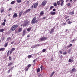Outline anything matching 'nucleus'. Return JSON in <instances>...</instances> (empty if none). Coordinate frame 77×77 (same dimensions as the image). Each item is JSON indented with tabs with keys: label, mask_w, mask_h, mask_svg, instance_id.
I'll use <instances>...</instances> for the list:
<instances>
[{
	"label": "nucleus",
	"mask_w": 77,
	"mask_h": 77,
	"mask_svg": "<svg viewBox=\"0 0 77 77\" xmlns=\"http://www.w3.org/2000/svg\"><path fill=\"white\" fill-rule=\"evenodd\" d=\"M36 18L35 17H34L32 21V24H35L37 23L38 22V20H36Z\"/></svg>",
	"instance_id": "obj_1"
},
{
	"label": "nucleus",
	"mask_w": 77,
	"mask_h": 77,
	"mask_svg": "<svg viewBox=\"0 0 77 77\" xmlns=\"http://www.w3.org/2000/svg\"><path fill=\"white\" fill-rule=\"evenodd\" d=\"M18 27V25H14L11 27V30L12 31H14L16 29H17Z\"/></svg>",
	"instance_id": "obj_2"
},
{
	"label": "nucleus",
	"mask_w": 77,
	"mask_h": 77,
	"mask_svg": "<svg viewBox=\"0 0 77 77\" xmlns=\"http://www.w3.org/2000/svg\"><path fill=\"white\" fill-rule=\"evenodd\" d=\"M47 39V37H42L40 38V39L41 41H45Z\"/></svg>",
	"instance_id": "obj_3"
},
{
	"label": "nucleus",
	"mask_w": 77,
	"mask_h": 77,
	"mask_svg": "<svg viewBox=\"0 0 77 77\" xmlns=\"http://www.w3.org/2000/svg\"><path fill=\"white\" fill-rule=\"evenodd\" d=\"M29 23H30V22L29 21H27L25 23L23 24V27H26V26H27V24H29Z\"/></svg>",
	"instance_id": "obj_4"
},
{
	"label": "nucleus",
	"mask_w": 77,
	"mask_h": 77,
	"mask_svg": "<svg viewBox=\"0 0 77 77\" xmlns=\"http://www.w3.org/2000/svg\"><path fill=\"white\" fill-rule=\"evenodd\" d=\"M47 3V1H44L42 3V6H45V5H46Z\"/></svg>",
	"instance_id": "obj_5"
},
{
	"label": "nucleus",
	"mask_w": 77,
	"mask_h": 77,
	"mask_svg": "<svg viewBox=\"0 0 77 77\" xmlns=\"http://www.w3.org/2000/svg\"><path fill=\"white\" fill-rule=\"evenodd\" d=\"M60 1L61 2L60 3V6H63L64 5L63 2H64V1L63 0H60Z\"/></svg>",
	"instance_id": "obj_6"
},
{
	"label": "nucleus",
	"mask_w": 77,
	"mask_h": 77,
	"mask_svg": "<svg viewBox=\"0 0 77 77\" xmlns=\"http://www.w3.org/2000/svg\"><path fill=\"white\" fill-rule=\"evenodd\" d=\"M30 11H31V9H29L25 11L24 12V14H26V13H27V12H29Z\"/></svg>",
	"instance_id": "obj_7"
},
{
	"label": "nucleus",
	"mask_w": 77,
	"mask_h": 77,
	"mask_svg": "<svg viewBox=\"0 0 77 77\" xmlns=\"http://www.w3.org/2000/svg\"><path fill=\"white\" fill-rule=\"evenodd\" d=\"M18 17V15H17V14L16 13H14V15L13 16V18H17Z\"/></svg>",
	"instance_id": "obj_8"
},
{
	"label": "nucleus",
	"mask_w": 77,
	"mask_h": 77,
	"mask_svg": "<svg viewBox=\"0 0 77 77\" xmlns=\"http://www.w3.org/2000/svg\"><path fill=\"white\" fill-rule=\"evenodd\" d=\"M38 3H36L35 4H33L34 7V8H37V7L38 6Z\"/></svg>",
	"instance_id": "obj_9"
},
{
	"label": "nucleus",
	"mask_w": 77,
	"mask_h": 77,
	"mask_svg": "<svg viewBox=\"0 0 77 77\" xmlns=\"http://www.w3.org/2000/svg\"><path fill=\"white\" fill-rule=\"evenodd\" d=\"M54 29H52L51 31L50 32L51 34H52L53 32H54Z\"/></svg>",
	"instance_id": "obj_10"
},
{
	"label": "nucleus",
	"mask_w": 77,
	"mask_h": 77,
	"mask_svg": "<svg viewBox=\"0 0 77 77\" xmlns=\"http://www.w3.org/2000/svg\"><path fill=\"white\" fill-rule=\"evenodd\" d=\"M22 30H23V28H19L18 29V32H21Z\"/></svg>",
	"instance_id": "obj_11"
},
{
	"label": "nucleus",
	"mask_w": 77,
	"mask_h": 77,
	"mask_svg": "<svg viewBox=\"0 0 77 77\" xmlns=\"http://www.w3.org/2000/svg\"><path fill=\"white\" fill-rule=\"evenodd\" d=\"M26 29H24L23 30V35H25V34H26Z\"/></svg>",
	"instance_id": "obj_12"
},
{
	"label": "nucleus",
	"mask_w": 77,
	"mask_h": 77,
	"mask_svg": "<svg viewBox=\"0 0 77 77\" xmlns=\"http://www.w3.org/2000/svg\"><path fill=\"white\" fill-rule=\"evenodd\" d=\"M50 14H51V15H54L56 14V12H53V11H51L50 13Z\"/></svg>",
	"instance_id": "obj_13"
},
{
	"label": "nucleus",
	"mask_w": 77,
	"mask_h": 77,
	"mask_svg": "<svg viewBox=\"0 0 77 77\" xmlns=\"http://www.w3.org/2000/svg\"><path fill=\"white\" fill-rule=\"evenodd\" d=\"M39 45H39V44H38L36 45H34V46L32 47L31 48H35V47H38V46H39Z\"/></svg>",
	"instance_id": "obj_14"
},
{
	"label": "nucleus",
	"mask_w": 77,
	"mask_h": 77,
	"mask_svg": "<svg viewBox=\"0 0 77 77\" xmlns=\"http://www.w3.org/2000/svg\"><path fill=\"white\" fill-rule=\"evenodd\" d=\"M5 48H0V51H5Z\"/></svg>",
	"instance_id": "obj_15"
},
{
	"label": "nucleus",
	"mask_w": 77,
	"mask_h": 77,
	"mask_svg": "<svg viewBox=\"0 0 77 77\" xmlns=\"http://www.w3.org/2000/svg\"><path fill=\"white\" fill-rule=\"evenodd\" d=\"M13 63L12 62H11V63H8V66H11V65H12Z\"/></svg>",
	"instance_id": "obj_16"
},
{
	"label": "nucleus",
	"mask_w": 77,
	"mask_h": 77,
	"mask_svg": "<svg viewBox=\"0 0 77 77\" xmlns=\"http://www.w3.org/2000/svg\"><path fill=\"white\" fill-rule=\"evenodd\" d=\"M22 14H23V12H20L19 13V18L21 17V15H22Z\"/></svg>",
	"instance_id": "obj_17"
},
{
	"label": "nucleus",
	"mask_w": 77,
	"mask_h": 77,
	"mask_svg": "<svg viewBox=\"0 0 77 77\" xmlns=\"http://www.w3.org/2000/svg\"><path fill=\"white\" fill-rule=\"evenodd\" d=\"M76 71V69H75V68H73L72 70V72H75Z\"/></svg>",
	"instance_id": "obj_18"
},
{
	"label": "nucleus",
	"mask_w": 77,
	"mask_h": 77,
	"mask_svg": "<svg viewBox=\"0 0 77 77\" xmlns=\"http://www.w3.org/2000/svg\"><path fill=\"white\" fill-rule=\"evenodd\" d=\"M55 72H54V71L53 72L51 73V74L50 77H52V76H53V75H54V74Z\"/></svg>",
	"instance_id": "obj_19"
},
{
	"label": "nucleus",
	"mask_w": 77,
	"mask_h": 77,
	"mask_svg": "<svg viewBox=\"0 0 77 77\" xmlns=\"http://www.w3.org/2000/svg\"><path fill=\"white\" fill-rule=\"evenodd\" d=\"M44 15V11H42L40 13V15L42 16Z\"/></svg>",
	"instance_id": "obj_20"
},
{
	"label": "nucleus",
	"mask_w": 77,
	"mask_h": 77,
	"mask_svg": "<svg viewBox=\"0 0 77 77\" xmlns=\"http://www.w3.org/2000/svg\"><path fill=\"white\" fill-rule=\"evenodd\" d=\"M74 14V11L70 12L69 13V14L70 15H73Z\"/></svg>",
	"instance_id": "obj_21"
},
{
	"label": "nucleus",
	"mask_w": 77,
	"mask_h": 77,
	"mask_svg": "<svg viewBox=\"0 0 77 77\" xmlns=\"http://www.w3.org/2000/svg\"><path fill=\"white\" fill-rule=\"evenodd\" d=\"M4 30H5V29H0V32H4Z\"/></svg>",
	"instance_id": "obj_22"
},
{
	"label": "nucleus",
	"mask_w": 77,
	"mask_h": 77,
	"mask_svg": "<svg viewBox=\"0 0 77 77\" xmlns=\"http://www.w3.org/2000/svg\"><path fill=\"white\" fill-rule=\"evenodd\" d=\"M32 29V28L31 27H30L29 28H28L27 29V32H29L30 30Z\"/></svg>",
	"instance_id": "obj_23"
},
{
	"label": "nucleus",
	"mask_w": 77,
	"mask_h": 77,
	"mask_svg": "<svg viewBox=\"0 0 77 77\" xmlns=\"http://www.w3.org/2000/svg\"><path fill=\"white\" fill-rule=\"evenodd\" d=\"M17 1V3H21V0H16Z\"/></svg>",
	"instance_id": "obj_24"
},
{
	"label": "nucleus",
	"mask_w": 77,
	"mask_h": 77,
	"mask_svg": "<svg viewBox=\"0 0 77 77\" xmlns=\"http://www.w3.org/2000/svg\"><path fill=\"white\" fill-rule=\"evenodd\" d=\"M8 42L6 43L5 45V47H6L8 46Z\"/></svg>",
	"instance_id": "obj_25"
},
{
	"label": "nucleus",
	"mask_w": 77,
	"mask_h": 77,
	"mask_svg": "<svg viewBox=\"0 0 77 77\" xmlns=\"http://www.w3.org/2000/svg\"><path fill=\"white\" fill-rule=\"evenodd\" d=\"M15 3V1H13L11 2V5H13V4H14V3Z\"/></svg>",
	"instance_id": "obj_26"
},
{
	"label": "nucleus",
	"mask_w": 77,
	"mask_h": 77,
	"mask_svg": "<svg viewBox=\"0 0 77 77\" xmlns=\"http://www.w3.org/2000/svg\"><path fill=\"white\" fill-rule=\"evenodd\" d=\"M11 39V37H9L7 38V41H10Z\"/></svg>",
	"instance_id": "obj_27"
},
{
	"label": "nucleus",
	"mask_w": 77,
	"mask_h": 77,
	"mask_svg": "<svg viewBox=\"0 0 77 77\" xmlns=\"http://www.w3.org/2000/svg\"><path fill=\"white\" fill-rule=\"evenodd\" d=\"M60 4V1L57 2V5H59Z\"/></svg>",
	"instance_id": "obj_28"
},
{
	"label": "nucleus",
	"mask_w": 77,
	"mask_h": 77,
	"mask_svg": "<svg viewBox=\"0 0 77 77\" xmlns=\"http://www.w3.org/2000/svg\"><path fill=\"white\" fill-rule=\"evenodd\" d=\"M15 50V48H12L11 50V51H14V50Z\"/></svg>",
	"instance_id": "obj_29"
},
{
	"label": "nucleus",
	"mask_w": 77,
	"mask_h": 77,
	"mask_svg": "<svg viewBox=\"0 0 77 77\" xmlns=\"http://www.w3.org/2000/svg\"><path fill=\"white\" fill-rule=\"evenodd\" d=\"M40 68H38L37 70V72H38L40 71Z\"/></svg>",
	"instance_id": "obj_30"
},
{
	"label": "nucleus",
	"mask_w": 77,
	"mask_h": 77,
	"mask_svg": "<svg viewBox=\"0 0 77 77\" xmlns=\"http://www.w3.org/2000/svg\"><path fill=\"white\" fill-rule=\"evenodd\" d=\"M2 25H3V26L5 25V22H3L2 23Z\"/></svg>",
	"instance_id": "obj_31"
},
{
	"label": "nucleus",
	"mask_w": 77,
	"mask_h": 77,
	"mask_svg": "<svg viewBox=\"0 0 77 77\" xmlns=\"http://www.w3.org/2000/svg\"><path fill=\"white\" fill-rule=\"evenodd\" d=\"M54 6H57V3H55L54 4Z\"/></svg>",
	"instance_id": "obj_32"
},
{
	"label": "nucleus",
	"mask_w": 77,
	"mask_h": 77,
	"mask_svg": "<svg viewBox=\"0 0 77 77\" xmlns=\"http://www.w3.org/2000/svg\"><path fill=\"white\" fill-rule=\"evenodd\" d=\"M10 51H8V52L7 54V56H9V52Z\"/></svg>",
	"instance_id": "obj_33"
},
{
	"label": "nucleus",
	"mask_w": 77,
	"mask_h": 77,
	"mask_svg": "<svg viewBox=\"0 0 77 77\" xmlns=\"http://www.w3.org/2000/svg\"><path fill=\"white\" fill-rule=\"evenodd\" d=\"M4 12V9H2L1 10V13H2V12Z\"/></svg>",
	"instance_id": "obj_34"
},
{
	"label": "nucleus",
	"mask_w": 77,
	"mask_h": 77,
	"mask_svg": "<svg viewBox=\"0 0 77 77\" xmlns=\"http://www.w3.org/2000/svg\"><path fill=\"white\" fill-rule=\"evenodd\" d=\"M69 62H72V59H69Z\"/></svg>",
	"instance_id": "obj_35"
},
{
	"label": "nucleus",
	"mask_w": 77,
	"mask_h": 77,
	"mask_svg": "<svg viewBox=\"0 0 77 77\" xmlns=\"http://www.w3.org/2000/svg\"><path fill=\"white\" fill-rule=\"evenodd\" d=\"M53 8H54L53 6H51V7H50V10H51L52 9H53Z\"/></svg>",
	"instance_id": "obj_36"
},
{
	"label": "nucleus",
	"mask_w": 77,
	"mask_h": 77,
	"mask_svg": "<svg viewBox=\"0 0 77 77\" xmlns=\"http://www.w3.org/2000/svg\"><path fill=\"white\" fill-rule=\"evenodd\" d=\"M32 57V55H29L28 56V58H30V57Z\"/></svg>",
	"instance_id": "obj_37"
},
{
	"label": "nucleus",
	"mask_w": 77,
	"mask_h": 77,
	"mask_svg": "<svg viewBox=\"0 0 77 77\" xmlns=\"http://www.w3.org/2000/svg\"><path fill=\"white\" fill-rule=\"evenodd\" d=\"M30 66H31V64H29L27 66V67H28V68H29V67H30Z\"/></svg>",
	"instance_id": "obj_38"
},
{
	"label": "nucleus",
	"mask_w": 77,
	"mask_h": 77,
	"mask_svg": "<svg viewBox=\"0 0 77 77\" xmlns=\"http://www.w3.org/2000/svg\"><path fill=\"white\" fill-rule=\"evenodd\" d=\"M71 23H72V22H71L70 21H69L68 22V24H71Z\"/></svg>",
	"instance_id": "obj_39"
},
{
	"label": "nucleus",
	"mask_w": 77,
	"mask_h": 77,
	"mask_svg": "<svg viewBox=\"0 0 77 77\" xmlns=\"http://www.w3.org/2000/svg\"><path fill=\"white\" fill-rule=\"evenodd\" d=\"M33 7H34V4H33L31 6V8L32 9H33Z\"/></svg>",
	"instance_id": "obj_40"
},
{
	"label": "nucleus",
	"mask_w": 77,
	"mask_h": 77,
	"mask_svg": "<svg viewBox=\"0 0 77 77\" xmlns=\"http://www.w3.org/2000/svg\"><path fill=\"white\" fill-rule=\"evenodd\" d=\"M63 54L64 55L66 54V51L64 52L63 53Z\"/></svg>",
	"instance_id": "obj_41"
},
{
	"label": "nucleus",
	"mask_w": 77,
	"mask_h": 77,
	"mask_svg": "<svg viewBox=\"0 0 77 77\" xmlns=\"http://www.w3.org/2000/svg\"><path fill=\"white\" fill-rule=\"evenodd\" d=\"M45 51H46V50L45 49H44L42 50V52H45Z\"/></svg>",
	"instance_id": "obj_42"
},
{
	"label": "nucleus",
	"mask_w": 77,
	"mask_h": 77,
	"mask_svg": "<svg viewBox=\"0 0 77 77\" xmlns=\"http://www.w3.org/2000/svg\"><path fill=\"white\" fill-rule=\"evenodd\" d=\"M40 68H41V70H42V68H43V66H41L40 67Z\"/></svg>",
	"instance_id": "obj_43"
},
{
	"label": "nucleus",
	"mask_w": 77,
	"mask_h": 77,
	"mask_svg": "<svg viewBox=\"0 0 77 77\" xmlns=\"http://www.w3.org/2000/svg\"><path fill=\"white\" fill-rule=\"evenodd\" d=\"M12 60V58H11V57H9V60Z\"/></svg>",
	"instance_id": "obj_44"
},
{
	"label": "nucleus",
	"mask_w": 77,
	"mask_h": 77,
	"mask_svg": "<svg viewBox=\"0 0 77 77\" xmlns=\"http://www.w3.org/2000/svg\"><path fill=\"white\" fill-rule=\"evenodd\" d=\"M12 52H13V51H12L11 50V51L10 52V54H11V53H12Z\"/></svg>",
	"instance_id": "obj_45"
},
{
	"label": "nucleus",
	"mask_w": 77,
	"mask_h": 77,
	"mask_svg": "<svg viewBox=\"0 0 77 77\" xmlns=\"http://www.w3.org/2000/svg\"><path fill=\"white\" fill-rule=\"evenodd\" d=\"M42 76V75H41V74H40V75H38L39 77H41Z\"/></svg>",
	"instance_id": "obj_46"
},
{
	"label": "nucleus",
	"mask_w": 77,
	"mask_h": 77,
	"mask_svg": "<svg viewBox=\"0 0 77 77\" xmlns=\"http://www.w3.org/2000/svg\"><path fill=\"white\" fill-rule=\"evenodd\" d=\"M5 40V37H3L2 38V41H3Z\"/></svg>",
	"instance_id": "obj_47"
},
{
	"label": "nucleus",
	"mask_w": 77,
	"mask_h": 77,
	"mask_svg": "<svg viewBox=\"0 0 77 77\" xmlns=\"http://www.w3.org/2000/svg\"><path fill=\"white\" fill-rule=\"evenodd\" d=\"M59 53H60L61 54H62V51H60Z\"/></svg>",
	"instance_id": "obj_48"
},
{
	"label": "nucleus",
	"mask_w": 77,
	"mask_h": 77,
	"mask_svg": "<svg viewBox=\"0 0 77 77\" xmlns=\"http://www.w3.org/2000/svg\"><path fill=\"white\" fill-rule=\"evenodd\" d=\"M53 11H54V12L55 11H56V9H54L53 10Z\"/></svg>",
	"instance_id": "obj_49"
},
{
	"label": "nucleus",
	"mask_w": 77,
	"mask_h": 77,
	"mask_svg": "<svg viewBox=\"0 0 77 77\" xmlns=\"http://www.w3.org/2000/svg\"><path fill=\"white\" fill-rule=\"evenodd\" d=\"M53 58L52 57L51 58V61H53Z\"/></svg>",
	"instance_id": "obj_50"
},
{
	"label": "nucleus",
	"mask_w": 77,
	"mask_h": 77,
	"mask_svg": "<svg viewBox=\"0 0 77 77\" xmlns=\"http://www.w3.org/2000/svg\"><path fill=\"white\" fill-rule=\"evenodd\" d=\"M11 71V69L9 70L8 72V73H9Z\"/></svg>",
	"instance_id": "obj_51"
},
{
	"label": "nucleus",
	"mask_w": 77,
	"mask_h": 77,
	"mask_svg": "<svg viewBox=\"0 0 77 77\" xmlns=\"http://www.w3.org/2000/svg\"><path fill=\"white\" fill-rule=\"evenodd\" d=\"M14 41L11 42V44H14Z\"/></svg>",
	"instance_id": "obj_52"
},
{
	"label": "nucleus",
	"mask_w": 77,
	"mask_h": 77,
	"mask_svg": "<svg viewBox=\"0 0 77 77\" xmlns=\"http://www.w3.org/2000/svg\"><path fill=\"white\" fill-rule=\"evenodd\" d=\"M63 25H66V23H63Z\"/></svg>",
	"instance_id": "obj_53"
},
{
	"label": "nucleus",
	"mask_w": 77,
	"mask_h": 77,
	"mask_svg": "<svg viewBox=\"0 0 77 77\" xmlns=\"http://www.w3.org/2000/svg\"><path fill=\"white\" fill-rule=\"evenodd\" d=\"M12 8H9V9H8V11H11V10H12Z\"/></svg>",
	"instance_id": "obj_54"
},
{
	"label": "nucleus",
	"mask_w": 77,
	"mask_h": 77,
	"mask_svg": "<svg viewBox=\"0 0 77 77\" xmlns=\"http://www.w3.org/2000/svg\"><path fill=\"white\" fill-rule=\"evenodd\" d=\"M45 18H46V17H44L43 18H42V20H45Z\"/></svg>",
	"instance_id": "obj_55"
},
{
	"label": "nucleus",
	"mask_w": 77,
	"mask_h": 77,
	"mask_svg": "<svg viewBox=\"0 0 77 77\" xmlns=\"http://www.w3.org/2000/svg\"><path fill=\"white\" fill-rule=\"evenodd\" d=\"M72 46V45L71 44H70V45H69V47H71Z\"/></svg>",
	"instance_id": "obj_56"
},
{
	"label": "nucleus",
	"mask_w": 77,
	"mask_h": 77,
	"mask_svg": "<svg viewBox=\"0 0 77 77\" xmlns=\"http://www.w3.org/2000/svg\"><path fill=\"white\" fill-rule=\"evenodd\" d=\"M68 6H70V3H68Z\"/></svg>",
	"instance_id": "obj_57"
},
{
	"label": "nucleus",
	"mask_w": 77,
	"mask_h": 77,
	"mask_svg": "<svg viewBox=\"0 0 77 77\" xmlns=\"http://www.w3.org/2000/svg\"><path fill=\"white\" fill-rule=\"evenodd\" d=\"M4 22H5H5H6V20H4Z\"/></svg>",
	"instance_id": "obj_58"
},
{
	"label": "nucleus",
	"mask_w": 77,
	"mask_h": 77,
	"mask_svg": "<svg viewBox=\"0 0 77 77\" xmlns=\"http://www.w3.org/2000/svg\"><path fill=\"white\" fill-rule=\"evenodd\" d=\"M28 70H29V68H27L26 70V71H28Z\"/></svg>",
	"instance_id": "obj_59"
},
{
	"label": "nucleus",
	"mask_w": 77,
	"mask_h": 77,
	"mask_svg": "<svg viewBox=\"0 0 77 77\" xmlns=\"http://www.w3.org/2000/svg\"><path fill=\"white\" fill-rule=\"evenodd\" d=\"M14 68V66H13L11 68V69H13V68Z\"/></svg>",
	"instance_id": "obj_60"
},
{
	"label": "nucleus",
	"mask_w": 77,
	"mask_h": 77,
	"mask_svg": "<svg viewBox=\"0 0 77 77\" xmlns=\"http://www.w3.org/2000/svg\"><path fill=\"white\" fill-rule=\"evenodd\" d=\"M35 60H34L33 61V62H35Z\"/></svg>",
	"instance_id": "obj_61"
},
{
	"label": "nucleus",
	"mask_w": 77,
	"mask_h": 77,
	"mask_svg": "<svg viewBox=\"0 0 77 77\" xmlns=\"http://www.w3.org/2000/svg\"><path fill=\"white\" fill-rule=\"evenodd\" d=\"M9 77H12V75H10L9 76Z\"/></svg>",
	"instance_id": "obj_62"
},
{
	"label": "nucleus",
	"mask_w": 77,
	"mask_h": 77,
	"mask_svg": "<svg viewBox=\"0 0 77 77\" xmlns=\"http://www.w3.org/2000/svg\"><path fill=\"white\" fill-rule=\"evenodd\" d=\"M8 17H10V16H11V14H8Z\"/></svg>",
	"instance_id": "obj_63"
},
{
	"label": "nucleus",
	"mask_w": 77,
	"mask_h": 77,
	"mask_svg": "<svg viewBox=\"0 0 77 77\" xmlns=\"http://www.w3.org/2000/svg\"><path fill=\"white\" fill-rule=\"evenodd\" d=\"M27 37L28 38H29V35H28L27 36Z\"/></svg>",
	"instance_id": "obj_64"
}]
</instances>
